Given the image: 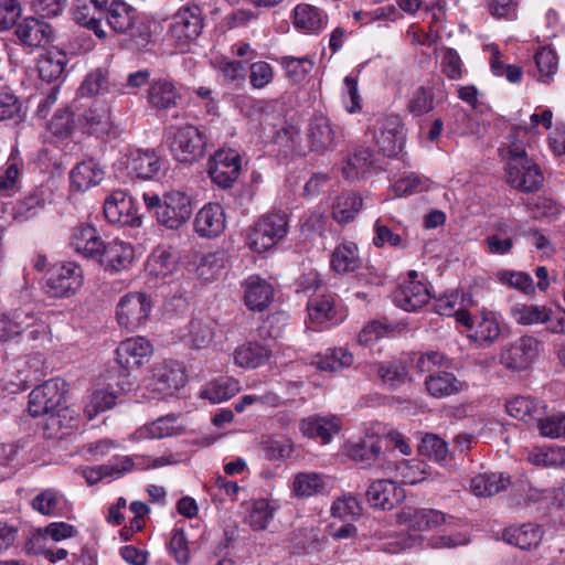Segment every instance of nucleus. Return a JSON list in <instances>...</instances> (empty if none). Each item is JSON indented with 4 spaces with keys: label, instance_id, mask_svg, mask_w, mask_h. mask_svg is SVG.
I'll list each match as a JSON object with an SVG mask.
<instances>
[{
    "label": "nucleus",
    "instance_id": "8",
    "mask_svg": "<svg viewBox=\"0 0 565 565\" xmlns=\"http://www.w3.org/2000/svg\"><path fill=\"white\" fill-rule=\"evenodd\" d=\"M151 308V298L147 294L129 292L117 303L116 319L120 327L134 331L146 324Z\"/></svg>",
    "mask_w": 565,
    "mask_h": 565
},
{
    "label": "nucleus",
    "instance_id": "27",
    "mask_svg": "<svg viewBox=\"0 0 565 565\" xmlns=\"http://www.w3.org/2000/svg\"><path fill=\"white\" fill-rule=\"evenodd\" d=\"M402 125L396 116L386 118L381 131L376 135V143L385 157H395L402 149Z\"/></svg>",
    "mask_w": 565,
    "mask_h": 565
},
{
    "label": "nucleus",
    "instance_id": "20",
    "mask_svg": "<svg viewBox=\"0 0 565 565\" xmlns=\"http://www.w3.org/2000/svg\"><path fill=\"white\" fill-rule=\"evenodd\" d=\"M106 93L124 94V85L110 81L109 71L98 67L90 71L77 89L81 97H95Z\"/></svg>",
    "mask_w": 565,
    "mask_h": 565
},
{
    "label": "nucleus",
    "instance_id": "19",
    "mask_svg": "<svg viewBox=\"0 0 565 565\" xmlns=\"http://www.w3.org/2000/svg\"><path fill=\"white\" fill-rule=\"evenodd\" d=\"M307 138L311 151L323 153L335 145V131L330 119L322 114L315 115L308 126Z\"/></svg>",
    "mask_w": 565,
    "mask_h": 565
},
{
    "label": "nucleus",
    "instance_id": "32",
    "mask_svg": "<svg viewBox=\"0 0 565 565\" xmlns=\"http://www.w3.org/2000/svg\"><path fill=\"white\" fill-rule=\"evenodd\" d=\"M278 504L268 499L252 500L246 504V523L254 531L267 529L269 522L274 519Z\"/></svg>",
    "mask_w": 565,
    "mask_h": 565
},
{
    "label": "nucleus",
    "instance_id": "17",
    "mask_svg": "<svg viewBox=\"0 0 565 565\" xmlns=\"http://www.w3.org/2000/svg\"><path fill=\"white\" fill-rule=\"evenodd\" d=\"M402 492L393 480L377 479L369 486L365 498L372 508L392 510L403 498Z\"/></svg>",
    "mask_w": 565,
    "mask_h": 565
},
{
    "label": "nucleus",
    "instance_id": "18",
    "mask_svg": "<svg viewBox=\"0 0 565 565\" xmlns=\"http://www.w3.org/2000/svg\"><path fill=\"white\" fill-rule=\"evenodd\" d=\"M71 245L86 258L98 260L103 258V249L106 245L97 230L92 225H81L75 228Z\"/></svg>",
    "mask_w": 565,
    "mask_h": 565
},
{
    "label": "nucleus",
    "instance_id": "60",
    "mask_svg": "<svg viewBox=\"0 0 565 565\" xmlns=\"http://www.w3.org/2000/svg\"><path fill=\"white\" fill-rule=\"evenodd\" d=\"M49 130L60 138H67L74 128L72 113L64 108L58 109L47 125Z\"/></svg>",
    "mask_w": 565,
    "mask_h": 565
},
{
    "label": "nucleus",
    "instance_id": "29",
    "mask_svg": "<svg viewBox=\"0 0 565 565\" xmlns=\"http://www.w3.org/2000/svg\"><path fill=\"white\" fill-rule=\"evenodd\" d=\"M271 349L260 342L250 341L234 351L235 363L244 369H256L271 358Z\"/></svg>",
    "mask_w": 565,
    "mask_h": 565
},
{
    "label": "nucleus",
    "instance_id": "9",
    "mask_svg": "<svg viewBox=\"0 0 565 565\" xmlns=\"http://www.w3.org/2000/svg\"><path fill=\"white\" fill-rule=\"evenodd\" d=\"M242 170V158L234 149H220L209 160L207 173L218 188L231 189Z\"/></svg>",
    "mask_w": 565,
    "mask_h": 565
},
{
    "label": "nucleus",
    "instance_id": "49",
    "mask_svg": "<svg viewBox=\"0 0 565 565\" xmlns=\"http://www.w3.org/2000/svg\"><path fill=\"white\" fill-rule=\"evenodd\" d=\"M324 487L320 475L315 472H300L296 475L292 483L297 497H310L320 492Z\"/></svg>",
    "mask_w": 565,
    "mask_h": 565
},
{
    "label": "nucleus",
    "instance_id": "58",
    "mask_svg": "<svg viewBox=\"0 0 565 565\" xmlns=\"http://www.w3.org/2000/svg\"><path fill=\"white\" fill-rule=\"evenodd\" d=\"M77 530L66 522H52L47 526L38 527V539H52L55 542L74 537Z\"/></svg>",
    "mask_w": 565,
    "mask_h": 565
},
{
    "label": "nucleus",
    "instance_id": "21",
    "mask_svg": "<svg viewBox=\"0 0 565 565\" xmlns=\"http://www.w3.org/2000/svg\"><path fill=\"white\" fill-rule=\"evenodd\" d=\"M225 227V215L217 203L204 205L194 220L195 232L202 237L218 236Z\"/></svg>",
    "mask_w": 565,
    "mask_h": 565
},
{
    "label": "nucleus",
    "instance_id": "45",
    "mask_svg": "<svg viewBox=\"0 0 565 565\" xmlns=\"http://www.w3.org/2000/svg\"><path fill=\"white\" fill-rule=\"evenodd\" d=\"M434 108L435 93L433 88L426 86L417 87L407 103V110L415 117L424 116Z\"/></svg>",
    "mask_w": 565,
    "mask_h": 565
},
{
    "label": "nucleus",
    "instance_id": "51",
    "mask_svg": "<svg viewBox=\"0 0 565 565\" xmlns=\"http://www.w3.org/2000/svg\"><path fill=\"white\" fill-rule=\"evenodd\" d=\"M529 210L535 218L556 220L562 212V206L552 198L536 196L529 202Z\"/></svg>",
    "mask_w": 565,
    "mask_h": 565
},
{
    "label": "nucleus",
    "instance_id": "52",
    "mask_svg": "<svg viewBox=\"0 0 565 565\" xmlns=\"http://www.w3.org/2000/svg\"><path fill=\"white\" fill-rule=\"evenodd\" d=\"M418 451L422 456L440 462L447 457L448 447L447 443L437 435L427 434L418 445Z\"/></svg>",
    "mask_w": 565,
    "mask_h": 565
},
{
    "label": "nucleus",
    "instance_id": "28",
    "mask_svg": "<svg viewBox=\"0 0 565 565\" xmlns=\"http://www.w3.org/2000/svg\"><path fill=\"white\" fill-rule=\"evenodd\" d=\"M307 309L311 322L317 324L326 322L338 323L343 319V315L338 312L335 297L331 294H323L312 298L308 302Z\"/></svg>",
    "mask_w": 565,
    "mask_h": 565
},
{
    "label": "nucleus",
    "instance_id": "36",
    "mask_svg": "<svg viewBox=\"0 0 565 565\" xmlns=\"http://www.w3.org/2000/svg\"><path fill=\"white\" fill-rule=\"evenodd\" d=\"M65 58V54L57 50L38 53V76L41 81L46 84L57 81L64 71Z\"/></svg>",
    "mask_w": 565,
    "mask_h": 565
},
{
    "label": "nucleus",
    "instance_id": "34",
    "mask_svg": "<svg viewBox=\"0 0 565 565\" xmlns=\"http://www.w3.org/2000/svg\"><path fill=\"white\" fill-rule=\"evenodd\" d=\"M363 207V199L355 192L338 195L332 204V218L341 225L352 222Z\"/></svg>",
    "mask_w": 565,
    "mask_h": 565
},
{
    "label": "nucleus",
    "instance_id": "30",
    "mask_svg": "<svg viewBox=\"0 0 565 565\" xmlns=\"http://www.w3.org/2000/svg\"><path fill=\"white\" fill-rule=\"evenodd\" d=\"M543 537L541 526L526 523L521 526H510L502 533V539L510 545L521 550H531L536 547Z\"/></svg>",
    "mask_w": 565,
    "mask_h": 565
},
{
    "label": "nucleus",
    "instance_id": "23",
    "mask_svg": "<svg viewBox=\"0 0 565 565\" xmlns=\"http://www.w3.org/2000/svg\"><path fill=\"white\" fill-rule=\"evenodd\" d=\"M398 521L415 531H428L445 522V514L434 509L405 507L398 513Z\"/></svg>",
    "mask_w": 565,
    "mask_h": 565
},
{
    "label": "nucleus",
    "instance_id": "13",
    "mask_svg": "<svg viewBox=\"0 0 565 565\" xmlns=\"http://www.w3.org/2000/svg\"><path fill=\"white\" fill-rule=\"evenodd\" d=\"M107 2L108 0H75L72 9L73 20L78 25L92 30L98 39H106L103 21Z\"/></svg>",
    "mask_w": 565,
    "mask_h": 565
},
{
    "label": "nucleus",
    "instance_id": "35",
    "mask_svg": "<svg viewBox=\"0 0 565 565\" xmlns=\"http://www.w3.org/2000/svg\"><path fill=\"white\" fill-rule=\"evenodd\" d=\"M374 152L370 148H359L347 160L342 169L343 177L349 181H355L375 168Z\"/></svg>",
    "mask_w": 565,
    "mask_h": 565
},
{
    "label": "nucleus",
    "instance_id": "33",
    "mask_svg": "<svg viewBox=\"0 0 565 565\" xmlns=\"http://www.w3.org/2000/svg\"><path fill=\"white\" fill-rule=\"evenodd\" d=\"M294 25L306 33L318 34L326 25V15L311 4L301 3L294 9Z\"/></svg>",
    "mask_w": 565,
    "mask_h": 565
},
{
    "label": "nucleus",
    "instance_id": "47",
    "mask_svg": "<svg viewBox=\"0 0 565 565\" xmlns=\"http://www.w3.org/2000/svg\"><path fill=\"white\" fill-rule=\"evenodd\" d=\"M505 408L510 416L525 422L540 412L541 405L531 396H518L510 399L505 404Z\"/></svg>",
    "mask_w": 565,
    "mask_h": 565
},
{
    "label": "nucleus",
    "instance_id": "41",
    "mask_svg": "<svg viewBox=\"0 0 565 565\" xmlns=\"http://www.w3.org/2000/svg\"><path fill=\"white\" fill-rule=\"evenodd\" d=\"M290 544L296 554H310L321 550L320 530L318 527H300L292 532Z\"/></svg>",
    "mask_w": 565,
    "mask_h": 565
},
{
    "label": "nucleus",
    "instance_id": "3",
    "mask_svg": "<svg viewBox=\"0 0 565 565\" xmlns=\"http://www.w3.org/2000/svg\"><path fill=\"white\" fill-rule=\"evenodd\" d=\"M152 353L151 343L143 337L129 338L116 349V364L118 370L111 367L107 371L106 379L115 380L120 391L130 390L132 383L129 381L130 370L137 369L149 361Z\"/></svg>",
    "mask_w": 565,
    "mask_h": 565
},
{
    "label": "nucleus",
    "instance_id": "55",
    "mask_svg": "<svg viewBox=\"0 0 565 565\" xmlns=\"http://www.w3.org/2000/svg\"><path fill=\"white\" fill-rule=\"evenodd\" d=\"M498 279L514 289L522 291L523 294L534 292V282L530 275L523 271L512 270H500L498 273Z\"/></svg>",
    "mask_w": 565,
    "mask_h": 565
},
{
    "label": "nucleus",
    "instance_id": "15",
    "mask_svg": "<svg viewBox=\"0 0 565 565\" xmlns=\"http://www.w3.org/2000/svg\"><path fill=\"white\" fill-rule=\"evenodd\" d=\"M166 160L152 149H137L129 153L126 169L131 178L151 180L164 169Z\"/></svg>",
    "mask_w": 565,
    "mask_h": 565
},
{
    "label": "nucleus",
    "instance_id": "2",
    "mask_svg": "<svg viewBox=\"0 0 565 565\" xmlns=\"http://www.w3.org/2000/svg\"><path fill=\"white\" fill-rule=\"evenodd\" d=\"M143 201L147 209L153 211L158 224L168 230H179L193 213L191 198L180 191L168 192L162 198L145 193Z\"/></svg>",
    "mask_w": 565,
    "mask_h": 565
},
{
    "label": "nucleus",
    "instance_id": "42",
    "mask_svg": "<svg viewBox=\"0 0 565 565\" xmlns=\"http://www.w3.org/2000/svg\"><path fill=\"white\" fill-rule=\"evenodd\" d=\"M511 316L523 326L548 323L551 309L545 306L516 303L511 307Z\"/></svg>",
    "mask_w": 565,
    "mask_h": 565
},
{
    "label": "nucleus",
    "instance_id": "56",
    "mask_svg": "<svg viewBox=\"0 0 565 565\" xmlns=\"http://www.w3.org/2000/svg\"><path fill=\"white\" fill-rule=\"evenodd\" d=\"M534 61L540 73L539 79L547 83L557 70V56L555 52L543 47L536 52Z\"/></svg>",
    "mask_w": 565,
    "mask_h": 565
},
{
    "label": "nucleus",
    "instance_id": "50",
    "mask_svg": "<svg viewBox=\"0 0 565 565\" xmlns=\"http://www.w3.org/2000/svg\"><path fill=\"white\" fill-rule=\"evenodd\" d=\"M376 373L384 384L395 388L405 382L407 369L402 362L394 361L380 363L376 366Z\"/></svg>",
    "mask_w": 565,
    "mask_h": 565
},
{
    "label": "nucleus",
    "instance_id": "1",
    "mask_svg": "<svg viewBox=\"0 0 565 565\" xmlns=\"http://www.w3.org/2000/svg\"><path fill=\"white\" fill-rule=\"evenodd\" d=\"M501 154L507 159V182L512 188L525 193L540 190L544 177L521 143L512 142Z\"/></svg>",
    "mask_w": 565,
    "mask_h": 565
},
{
    "label": "nucleus",
    "instance_id": "43",
    "mask_svg": "<svg viewBox=\"0 0 565 565\" xmlns=\"http://www.w3.org/2000/svg\"><path fill=\"white\" fill-rule=\"evenodd\" d=\"M381 439L370 438L353 445L349 450L350 457L354 461L360 462L364 468L370 467L381 460Z\"/></svg>",
    "mask_w": 565,
    "mask_h": 565
},
{
    "label": "nucleus",
    "instance_id": "57",
    "mask_svg": "<svg viewBox=\"0 0 565 565\" xmlns=\"http://www.w3.org/2000/svg\"><path fill=\"white\" fill-rule=\"evenodd\" d=\"M225 265V255L222 252L210 253L202 257L198 266L199 277L210 280L213 279Z\"/></svg>",
    "mask_w": 565,
    "mask_h": 565
},
{
    "label": "nucleus",
    "instance_id": "44",
    "mask_svg": "<svg viewBox=\"0 0 565 565\" xmlns=\"http://www.w3.org/2000/svg\"><path fill=\"white\" fill-rule=\"evenodd\" d=\"M81 120L83 128L89 135L102 137L110 129L109 115L105 109L88 108L82 114Z\"/></svg>",
    "mask_w": 565,
    "mask_h": 565
},
{
    "label": "nucleus",
    "instance_id": "25",
    "mask_svg": "<svg viewBox=\"0 0 565 565\" xmlns=\"http://www.w3.org/2000/svg\"><path fill=\"white\" fill-rule=\"evenodd\" d=\"M274 288L266 280L252 276L245 281V305L253 311H263L273 301Z\"/></svg>",
    "mask_w": 565,
    "mask_h": 565
},
{
    "label": "nucleus",
    "instance_id": "22",
    "mask_svg": "<svg viewBox=\"0 0 565 565\" xmlns=\"http://www.w3.org/2000/svg\"><path fill=\"white\" fill-rule=\"evenodd\" d=\"M430 299L427 287L417 280L404 281L394 294V302L405 311H416Z\"/></svg>",
    "mask_w": 565,
    "mask_h": 565
},
{
    "label": "nucleus",
    "instance_id": "4",
    "mask_svg": "<svg viewBox=\"0 0 565 565\" xmlns=\"http://www.w3.org/2000/svg\"><path fill=\"white\" fill-rule=\"evenodd\" d=\"M166 136L170 151L177 161L193 163L205 156L207 137L199 127L191 124L170 126Z\"/></svg>",
    "mask_w": 565,
    "mask_h": 565
},
{
    "label": "nucleus",
    "instance_id": "14",
    "mask_svg": "<svg viewBox=\"0 0 565 565\" xmlns=\"http://www.w3.org/2000/svg\"><path fill=\"white\" fill-rule=\"evenodd\" d=\"M540 341L531 335H523L502 351L501 362L511 370H525L539 355Z\"/></svg>",
    "mask_w": 565,
    "mask_h": 565
},
{
    "label": "nucleus",
    "instance_id": "39",
    "mask_svg": "<svg viewBox=\"0 0 565 565\" xmlns=\"http://www.w3.org/2000/svg\"><path fill=\"white\" fill-rule=\"evenodd\" d=\"M340 422L337 417H310L300 424V429L309 438H320L323 444L331 440L333 434L338 433Z\"/></svg>",
    "mask_w": 565,
    "mask_h": 565
},
{
    "label": "nucleus",
    "instance_id": "53",
    "mask_svg": "<svg viewBox=\"0 0 565 565\" xmlns=\"http://www.w3.org/2000/svg\"><path fill=\"white\" fill-rule=\"evenodd\" d=\"M117 394L107 390H97L92 396L89 404L85 407L88 418H94L98 413L108 411L116 405Z\"/></svg>",
    "mask_w": 565,
    "mask_h": 565
},
{
    "label": "nucleus",
    "instance_id": "48",
    "mask_svg": "<svg viewBox=\"0 0 565 565\" xmlns=\"http://www.w3.org/2000/svg\"><path fill=\"white\" fill-rule=\"evenodd\" d=\"M64 499L55 490L47 489L38 494V513L45 516H62L64 512Z\"/></svg>",
    "mask_w": 565,
    "mask_h": 565
},
{
    "label": "nucleus",
    "instance_id": "26",
    "mask_svg": "<svg viewBox=\"0 0 565 565\" xmlns=\"http://www.w3.org/2000/svg\"><path fill=\"white\" fill-rule=\"evenodd\" d=\"M134 259V249L129 244L113 241L103 249V258L98 262L106 270L118 273L127 269Z\"/></svg>",
    "mask_w": 565,
    "mask_h": 565
},
{
    "label": "nucleus",
    "instance_id": "6",
    "mask_svg": "<svg viewBox=\"0 0 565 565\" xmlns=\"http://www.w3.org/2000/svg\"><path fill=\"white\" fill-rule=\"evenodd\" d=\"M83 280L76 263L55 264L47 269L42 289L49 298H70L81 289Z\"/></svg>",
    "mask_w": 565,
    "mask_h": 565
},
{
    "label": "nucleus",
    "instance_id": "38",
    "mask_svg": "<svg viewBox=\"0 0 565 565\" xmlns=\"http://www.w3.org/2000/svg\"><path fill=\"white\" fill-rule=\"evenodd\" d=\"M428 393L437 398L456 394L462 390V382L452 373L438 371L429 374L425 380Z\"/></svg>",
    "mask_w": 565,
    "mask_h": 565
},
{
    "label": "nucleus",
    "instance_id": "12",
    "mask_svg": "<svg viewBox=\"0 0 565 565\" xmlns=\"http://www.w3.org/2000/svg\"><path fill=\"white\" fill-rule=\"evenodd\" d=\"M104 215L111 224L138 227L141 215L138 214L134 200L121 190L114 191L104 203Z\"/></svg>",
    "mask_w": 565,
    "mask_h": 565
},
{
    "label": "nucleus",
    "instance_id": "24",
    "mask_svg": "<svg viewBox=\"0 0 565 565\" xmlns=\"http://www.w3.org/2000/svg\"><path fill=\"white\" fill-rule=\"evenodd\" d=\"M67 384L60 377H54L38 385V409L52 412L62 406L66 399Z\"/></svg>",
    "mask_w": 565,
    "mask_h": 565
},
{
    "label": "nucleus",
    "instance_id": "59",
    "mask_svg": "<svg viewBox=\"0 0 565 565\" xmlns=\"http://www.w3.org/2000/svg\"><path fill=\"white\" fill-rule=\"evenodd\" d=\"M449 358L439 351H427L422 353L416 362L415 367L419 373H436V367L449 365Z\"/></svg>",
    "mask_w": 565,
    "mask_h": 565
},
{
    "label": "nucleus",
    "instance_id": "31",
    "mask_svg": "<svg viewBox=\"0 0 565 565\" xmlns=\"http://www.w3.org/2000/svg\"><path fill=\"white\" fill-rule=\"evenodd\" d=\"M105 172L93 159L79 162L71 171V185L76 191H86L100 183Z\"/></svg>",
    "mask_w": 565,
    "mask_h": 565
},
{
    "label": "nucleus",
    "instance_id": "7",
    "mask_svg": "<svg viewBox=\"0 0 565 565\" xmlns=\"http://www.w3.org/2000/svg\"><path fill=\"white\" fill-rule=\"evenodd\" d=\"M288 232V217L282 212L264 215L248 235L249 247L257 253L266 252L282 239Z\"/></svg>",
    "mask_w": 565,
    "mask_h": 565
},
{
    "label": "nucleus",
    "instance_id": "37",
    "mask_svg": "<svg viewBox=\"0 0 565 565\" xmlns=\"http://www.w3.org/2000/svg\"><path fill=\"white\" fill-rule=\"evenodd\" d=\"M362 266L358 246L353 242L340 244L331 254V268L339 274L355 271Z\"/></svg>",
    "mask_w": 565,
    "mask_h": 565
},
{
    "label": "nucleus",
    "instance_id": "63",
    "mask_svg": "<svg viewBox=\"0 0 565 565\" xmlns=\"http://www.w3.org/2000/svg\"><path fill=\"white\" fill-rule=\"evenodd\" d=\"M213 339L212 328L201 320H192L189 330V343L194 349L205 348Z\"/></svg>",
    "mask_w": 565,
    "mask_h": 565
},
{
    "label": "nucleus",
    "instance_id": "5",
    "mask_svg": "<svg viewBox=\"0 0 565 565\" xmlns=\"http://www.w3.org/2000/svg\"><path fill=\"white\" fill-rule=\"evenodd\" d=\"M104 20L117 34H128L138 45L150 42L148 25L140 20L137 10L121 0H113L106 4Z\"/></svg>",
    "mask_w": 565,
    "mask_h": 565
},
{
    "label": "nucleus",
    "instance_id": "54",
    "mask_svg": "<svg viewBox=\"0 0 565 565\" xmlns=\"http://www.w3.org/2000/svg\"><path fill=\"white\" fill-rule=\"evenodd\" d=\"M280 64L286 70L288 77L294 82L302 81L313 67L312 61L308 57L282 56Z\"/></svg>",
    "mask_w": 565,
    "mask_h": 565
},
{
    "label": "nucleus",
    "instance_id": "64",
    "mask_svg": "<svg viewBox=\"0 0 565 565\" xmlns=\"http://www.w3.org/2000/svg\"><path fill=\"white\" fill-rule=\"evenodd\" d=\"M541 435L550 438L565 437V414H554L539 419Z\"/></svg>",
    "mask_w": 565,
    "mask_h": 565
},
{
    "label": "nucleus",
    "instance_id": "62",
    "mask_svg": "<svg viewBox=\"0 0 565 565\" xmlns=\"http://www.w3.org/2000/svg\"><path fill=\"white\" fill-rule=\"evenodd\" d=\"M477 338L488 345L499 339L501 327L497 318L492 313L483 315L476 331Z\"/></svg>",
    "mask_w": 565,
    "mask_h": 565
},
{
    "label": "nucleus",
    "instance_id": "10",
    "mask_svg": "<svg viewBox=\"0 0 565 565\" xmlns=\"http://www.w3.org/2000/svg\"><path fill=\"white\" fill-rule=\"evenodd\" d=\"M203 29L202 10L199 6L179 10L169 26V35L180 49L195 41Z\"/></svg>",
    "mask_w": 565,
    "mask_h": 565
},
{
    "label": "nucleus",
    "instance_id": "61",
    "mask_svg": "<svg viewBox=\"0 0 565 565\" xmlns=\"http://www.w3.org/2000/svg\"><path fill=\"white\" fill-rule=\"evenodd\" d=\"M331 511L334 518L355 520L362 514V507L356 498L350 495L335 500Z\"/></svg>",
    "mask_w": 565,
    "mask_h": 565
},
{
    "label": "nucleus",
    "instance_id": "40",
    "mask_svg": "<svg viewBox=\"0 0 565 565\" xmlns=\"http://www.w3.org/2000/svg\"><path fill=\"white\" fill-rule=\"evenodd\" d=\"M510 477L502 473H480L471 479L470 489L477 497H492L510 486Z\"/></svg>",
    "mask_w": 565,
    "mask_h": 565
},
{
    "label": "nucleus",
    "instance_id": "11",
    "mask_svg": "<svg viewBox=\"0 0 565 565\" xmlns=\"http://www.w3.org/2000/svg\"><path fill=\"white\" fill-rule=\"evenodd\" d=\"M149 388L164 396H170L184 386L186 375L184 367L177 361L157 363L151 371Z\"/></svg>",
    "mask_w": 565,
    "mask_h": 565
},
{
    "label": "nucleus",
    "instance_id": "16",
    "mask_svg": "<svg viewBox=\"0 0 565 565\" xmlns=\"http://www.w3.org/2000/svg\"><path fill=\"white\" fill-rule=\"evenodd\" d=\"M181 100V94L172 81L157 78L147 90V102L151 109L168 111L175 108Z\"/></svg>",
    "mask_w": 565,
    "mask_h": 565
},
{
    "label": "nucleus",
    "instance_id": "46",
    "mask_svg": "<svg viewBox=\"0 0 565 565\" xmlns=\"http://www.w3.org/2000/svg\"><path fill=\"white\" fill-rule=\"evenodd\" d=\"M353 363V354L343 348L329 349L317 362L321 371L337 372Z\"/></svg>",
    "mask_w": 565,
    "mask_h": 565
}]
</instances>
